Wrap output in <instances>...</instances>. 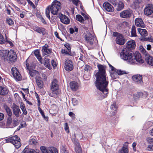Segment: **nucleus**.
<instances>
[{"mask_svg": "<svg viewBox=\"0 0 153 153\" xmlns=\"http://www.w3.org/2000/svg\"><path fill=\"white\" fill-rule=\"evenodd\" d=\"M103 7L108 12H112L114 10L113 7L107 2H105L103 4Z\"/></svg>", "mask_w": 153, "mask_h": 153, "instance_id": "nucleus-22", "label": "nucleus"}, {"mask_svg": "<svg viewBox=\"0 0 153 153\" xmlns=\"http://www.w3.org/2000/svg\"><path fill=\"white\" fill-rule=\"evenodd\" d=\"M37 33H42L43 35L45 34L46 33L45 29L42 27H40Z\"/></svg>", "mask_w": 153, "mask_h": 153, "instance_id": "nucleus-40", "label": "nucleus"}, {"mask_svg": "<svg viewBox=\"0 0 153 153\" xmlns=\"http://www.w3.org/2000/svg\"><path fill=\"white\" fill-rule=\"evenodd\" d=\"M67 55L71 56H74L75 55V54L74 52L72 53L71 52V51H68Z\"/></svg>", "mask_w": 153, "mask_h": 153, "instance_id": "nucleus-64", "label": "nucleus"}, {"mask_svg": "<svg viewBox=\"0 0 153 153\" xmlns=\"http://www.w3.org/2000/svg\"><path fill=\"white\" fill-rule=\"evenodd\" d=\"M40 149L42 153H58L57 149L53 147H50L48 148L44 146H41Z\"/></svg>", "mask_w": 153, "mask_h": 153, "instance_id": "nucleus-7", "label": "nucleus"}, {"mask_svg": "<svg viewBox=\"0 0 153 153\" xmlns=\"http://www.w3.org/2000/svg\"><path fill=\"white\" fill-rule=\"evenodd\" d=\"M51 89L52 91V93H49L50 96L55 97L57 96L56 91L58 89L59 85L57 83V80L54 79L53 80L51 85Z\"/></svg>", "mask_w": 153, "mask_h": 153, "instance_id": "nucleus-4", "label": "nucleus"}, {"mask_svg": "<svg viewBox=\"0 0 153 153\" xmlns=\"http://www.w3.org/2000/svg\"><path fill=\"white\" fill-rule=\"evenodd\" d=\"M72 104L74 106L77 105L78 103V100L75 98H72Z\"/></svg>", "mask_w": 153, "mask_h": 153, "instance_id": "nucleus-47", "label": "nucleus"}, {"mask_svg": "<svg viewBox=\"0 0 153 153\" xmlns=\"http://www.w3.org/2000/svg\"><path fill=\"white\" fill-rule=\"evenodd\" d=\"M135 23L136 25L138 27L144 28L145 25L141 18H137L135 20Z\"/></svg>", "mask_w": 153, "mask_h": 153, "instance_id": "nucleus-21", "label": "nucleus"}, {"mask_svg": "<svg viewBox=\"0 0 153 153\" xmlns=\"http://www.w3.org/2000/svg\"><path fill=\"white\" fill-rule=\"evenodd\" d=\"M51 63L52 64V65L53 66V68H54L56 67V62L54 61V60L52 59L51 61Z\"/></svg>", "mask_w": 153, "mask_h": 153, "instance_id": "nucleus-53", "label": "nucleus"}, {"mask_svg": "<svg viewBox=\"0 0 153 153\" xmlns=\"http://www.w3.org/2000/svg\"><path fill=\"white\" fill-rule=\"evenodd\" d=\"M147 140L149 143L152 144V145H150L148 146V150H153V138L148 137L147 138Z\"/></svg>", "mask_w": 153, "mask_h": 153, "instance_id": "nucleus-31", "label": "nucleus"}, {"mask_svg": "<svg viewBox=\"0 0 153 153\" xmlns=\"http://www.w3.org/2000/svg\"><path fill=\"white\" fill-rule=\"evenodd\" d=\"M16 1L19 4L25 5L26 3L24 0H16Z\"/></svg>", "mask_w": 153, "mask_h": 153, "instance_id": "nucleus-52", "label": "nucleus"}, {"mask_svg": "<svg viewBox=\"0 0 153 153\" xmlns=\"http://www.w3.org/2000/svg\"><path fill=\"white\" fill-rule=\"evenodd\" d=\"M5 41L3 35L0 33V44H3L5 43Z\"/></svg>", "mask_w": 153, "mask_h": 153, "instance_id": "nucleus-45", "label": "nucleus"}, {"mask_svg": "<svg viewBox=\"0 0 153 153\" xmlns=\"http://www.w3.org/2000/svg\"><path fill=\"white\" fill-rule=\"evenodd\" d=\"M7 22L10 25H12L14 24V22L10 18H8L7 19Z\"/></svg>", "mask_w": 153, "mask_h": 153, "instance_id": "nucleus-42", "label": "nucleus"}, {"mask_svg": "<svg viewBox=\"0 0 153 153\" xmlns=\"http://www.w3.org/2000/svg\"><path fill=\"white\" fill-rule=\"evenodd\" d=\"M115 71L116 72V73L112 74L111 75V77L114 79H116V77H114V75L115 74H116V73H117L118 75H121L125 74H127L128 73V72L126 71H122L121 70H119L117 69H116L115 70Z\"/></svg>", "mask_w": 153, "mask_h": 153, "instance_id": "nucleus-24", "label": "nucleus"}, {"mask_svg": "<svg viewBox=\"0 0 153 153\" xmlns=\"http://www.w3.org/2000/svg\"><path fill=\"white\" fill-rule=\"evenodd\" d=\"M36 83L39 88H43V82L40 77L36 78Z\"/></svg>", "mask_w": 153, "mask_h": 153, "instance_id": "nucleus-30", "label": "nucleus"}, {"mask_svg": "<svg viewBox=\"0 0 153 153\" xmlns=\"http://www.w3.org/2000/svg\"><path fill=\"white\" fill-rule=\"evenodd\" d=\"M140 2L139 0H135L133 2V5L135 9H137L140 7Z\"/></svg>", "mask_w": 153, "mask_h": 153, "instance_id": "nucleus-37", "label": "nucleus"}, {"mask_svg": "<svg viewBox=\"0 0 153 153\" xmlns=\"http://www.w3.org/2000/svg\"><path fill=\"white\" fill-rule=\"evenodd\" d=\"M136 46L135 42L134 40L129 41L126 43V47L125 49H127L128 50L132 51V50L134 49Z\"/></svg>", "mask_w": 153, "mask_h": 153, "instance_id": "nucleus-16", "label": "nucleus"}, {"mask_svg": "<svg viewBox=\"0 0 153 153\" xmlns=\"http://www.w3.org/2000/svg\"><path fill=\"white\" fill-rule=\"evenodd\" d=\"M13 124L14 126H16L18 125V120H13Z\"/></svg>", "mask_w": 153, "mask_h": 153, "instance_id": "nucleus-61", "label": "nucleus"}, {"mask_svg": "<svg viewBox=\"0 0 153 153\" xmlns=\"http://www.w3.org/2000/svg\"><path fill=\"white\" fill-rule=\"evenodd\" d=\"M111 110H112V111L113 112V115H114L116 112V110L117 109V107L116 105V104L115 103H113L112 104L111 106Z\"/></svg>", "mask_w": 153, "mask_h": 153, "instance_id": "nucleus-33", "label": "nucleus"}, {"mask_svg": "<svg viewBox=\"0 0 153 153\" xmlns=\"http://www.w3.org/2000/svg\"><path fill=\"white\" fill-rule=\"evenodd\" d=\"M138 31L140 35L143 36H146L148 35V33L146 29L138 28Z\"/></svg>", "mask_w": 153, "mask_h": 153, "instance_id": "nucleus-29", "label": "nucleus"}, {"mask_svg": "<svg viewBox=\"0 0 153 153\" xmlns=\"http://www.w3.org/2000/svg\"><path fill=\"white\" fill-rule=\"evenodd\" d=\"M4 107L9 117L11 116L12 115V112L10 108L7 105L4 106Z\"/></svg>", "mask_w": 153, "mask_h": 153, "instance_id": "nucleus-38", "label": "nucleus"}, {"mask_svg": "<svg viewBox=\"0 0 153 153\" xmlns=\"http://www.w3.org/2000/svg\"><path fill=\"white\" fill-rule=\"evenodd\" d=\"M76 19L79 21L81 23H84V20L83 17L80 15H77L76 16Z\"/></svg>", "mask_w": 153, "mask_h": 153, "instance_id": "nucleus-35", "label": "nucleus"}, {"mask_svg": "<svg viewBox=\"0 0 153 153\" xmlns=\"http://www.w3.org/2000/svg\"><path fill=\"white\" fill-rule=\"evenodd\" d=\"M143 95V94L142 92H137L136 94H134L133 95L134 99H138L140 97H142Z\"/></svg>", "mask_w": 153, "mask_h": 153, "instance_id": "nucleus-34", "label": "nucleus"}, {"mask_svg": "<svg viewBox=\"0 0 153 153\" xmlns=\"http://www.w3.org/2000/svg\"><path fill=\"white\" fill-rule=\"evenodd\" d=\"M9 51L7 50H1L0 51V56H1L3 58L6 60L9 53Z\"/></svg>", "mask_w": 153, "mask_h": 153, "instance_id": "nucleus-25", "label": "nucleus"}, {"mask_svg": "<svg viewBox=\"0 0 153 153\" xmlns=\"http://www.w3.org/2000/svg\"><path fill=\"white\" fill-rule=\"evenodd\" d=\"M61 52L62 53L67 55L68 51L66 49H62V50Z\"/></svg>", "mask_w": 153, "mask_h": 153, "instance_id": "nucleus-55", "label": "nucleus"}, {"mask_svg": "<svg viewBox=\"0 0 153 153\" xmlns=\"http://www.w3.org/2000/svg\"><path fill=\"white\" fill-rule=\"evenodd\" d=\"M49 48V46L47 44H45L42 47V51L43 56H45L48 54L51 53L52 51V49Z\"/></svg>", "mask_w": 153, "mask_h": 153, "instance_id": "nucleus-17", "label": "nucleus"}, {"mask_svg": "<svg viewBox=\"0 0 153 153\" xmlns=\"http://www.w3.org/2000/svg\"><path fill=\"white\" fill-rule=\"evenodd\" d=\"M26 65L27 69L28 71L34 69L35 67V65L32 62H28V60L27 59L26 61Z\"/></svg>", "mask_w": 153, "mask_h": 153, "instance_id": "nucleus-27", "label": "nucleus"}, {"mask_svg": "<svg viewBox=\"0 0 153 153\" xmlns=\"http://www.w3.org/2000/svg\"><path fill=\"white\" fill-rule=\"evenodd\" d=\"M116 1L117 0H109L110 2L115 6L116 5H117Z\"/></svg>", "mask_w": 153, "mask_h": 153, "instance_id": "nucleus-56", "label": "nucleus"}, {"mask_svg": "<svg viewBox=\"0 0 153 153\" xmlns=\"http://www.w3.org/2000/svg\"><path fill=\"white\" fill-rule=\"evenodd\" d=\"M29 71V74L32 77L35 76L36 74H39L38 71L33 69Z\"/></svg>", "mask_w": 153, "mask_h": 153, "instance_id": "nucleus-32", "label": "nucleus"}, {"mask_svg": "<svg viewBox=\"0 0 153 153\" xmlns=\"http://www.w3.org/2000/svg\"><path fill=\"white\" fill-rule=\"evenodd\" d=\"M69 115L71 117L73 120L75 118V115L72 112H70L69 113Z\"/></svg>", "mask_w": 153, "mask_h": 153, "instance_id": "nucleus-48", "label": "nucleus"}, {"mask_svg": "<svg viewBox=\"0 0 153 153\" xmlns=\"http://www.w3.org/2000/svg\"><path fill=\"white\" fill-rule=\"evenodd\" d=\"M61 4L60 2L56 0L53 1L51 6H48L46 9L45 14L46 16L49 19H50V12L53 15H57L61 9Z\"/></svg>", "mask_w": 153, "mask_h": 153, "instance_id": "nucleus-3", "label": "nucleus"}, {"mask_svg": "<svg viewBox=\"0 0 153 153\" xmlns=\"http://www.w3.org/2000/svg\"><path fill=\"white\" fill-rule=\"evenodd\" d=\"M54 35L57 38L60 39L61 40H62V39L59 36L58 33L56 31L54 32Z\"/></svg>", "mask_w": 153, "mask_h": 153, "instance_id": "nucleus-63", "label": "nucleus"}, {"mask_svg": "<svg viewBox=\"0 0 153 153\" xmlns=\"http://www.w3.org/2000/svg\"><path fill=\"white\" fill-rule=\"evenodd\" d=\"M132 79L136 84L140 85H143V77L140 74L134 75L132 76Z\"/></svg>", "mask_w": 153, "mask_h": 153, "instance_id": "nucleus-8", "label": "nucleus"}, {"mask_svg": "<svg viewBox=\"0 0 153 153\" xmlns=\"http://www.w3.org/2000/svg\"><path fill=\"white\" fill-rule=\"evenodd\" d=\"M91 67L88 65H86L84 67V70L88 71L90 69Z\"/></svg>", "mask_w": 153, "mask_h": 153, "instance_id": "nucleus-54", "label": "nucleus"}, {"mask_svg": "<svg viewBox=\"0 0 153 153\" xmlns=\"http://www.w3.org/2000/svg\"><path fill=\"white\" fill-rule=\"evenodd\" d=\"M7 142L12 143L16 149H18L21 146L20 139L16 135L9 138L7 140Z\"/></svg>", "mask_w": 153, "mask_h": 153, "instance_id": "nucleus-5", "label": "nucleus"}, {"mask_svg": "<svg viewBox=\"0 0 153 153\" xmlns=\"http://www.w3.org/2000/svg\"><path fill=\"white\" fill-rule=\"evenodd\" d=\"M131 13V11L129 9L125 10L120 13V16L122 18H129Z\"/></svg>", "mask_w": 153, "mask_h": 153, "instance_id": "nucleus-18", "label": "nucleus"}, {"mask_svg": "<svg viewBox=\"0 0 153 153\" xmlns=\"http://www.w3.org/2000/svg\"><path fill=\"white\" fill-rule=\"evenodd\" d=\"M36 57H37V58L38 59V60L39 61V62L41 64V63H42V62L43 61V59H42L41 56L40 55H39L38 56H36Z\"/></svg>", "mask_w": 153, "mask_h": 153, "instance_id": "nucleus-58", "label": "nucleus"}, {"mask_svg": "<svg viewBox=\"0 0 153 153\" xmlns=\"http://www.w3.org/2000/svg\"><path fill=\"white\" fill-rule=\"evenodd\" d=\"M62 153H68V151L67 150L65 146H62V148L61 149Z\"/></svg>", "mask_w": 153, "mask_h": 153, "instance_id": "nucleus-46", "label": "nucleus"}, {"mask_svg": "<svg viewBox=\"0 0 153 153\" xmlns=\"http://www.w3.org/2000/svg\"><path fill=\"white\" fill-rule=\"evenodd\" d=\"M128 148L126 147L123 146L119 151V153H128Z\"/></svg>", "mask_w": 153, "mask_h": 153, "instance_id": "nucleus-39", "label": "nucleus"}, {"mask_svg": "<svg viewBox=\"0 0 153 153\" xmlns=\"http://www.w3.org/2000/svg\"><path fill=\"white\" fill-rule=\"evenodd\" d=\"M12 118L11 116H9L7 118V123L8 125H10L12 123Z\"/></svg>", "mask_w": 153, "mask_h": 153, "instance_id": "nucleus-49", "label": "nucleus"}, {"mask_svg": "<svg viewBox=\"0 0 153 153\" xmlns=\"http://www.w3.org/2000/svg\"><path fill=\"white\" fill-rule=\"evenodd\" d=\"M145 59L147 64L151 66H153V57L149 55L145 56Z\"/></svg>", "mask_w": 153, "mask_h": 153, "instance_id": "nucleus-26", "label": "nucleus"}, {"mask_svg": "<svg viewBox=\"0 0 153 153\" xmlns=\"http://www.w3.org/2000/svg\"><path fill=\"white\" fill-rule=\"evenodd\" d=\"M64 128L65 131L67 133H68L69 132V127L68 124L67 123H65V127Z\"/></svg>", "mask_w": 153, "mask_h": 153, "instance_id": "nucleus-51", "label": "nucleus"}, {"mask_svg": "<svg viewBox=\"0 0 153 153\" xmlns=\"http://www.w3.org/2000/svg\"><path fill=\"white\" fill-rule=\"evenodd\" d=\"M142 48H140V51L141 52L143 53V54H145L146 56V55H149L147 53L146 50L142 46H141Z\"/></svg>", "mask_w": 153, "mask_h": 153, "instance_id": "nucleus-50", "label": "nucleus"}, {"mask_svg": "<svg viewBox=\"0 0 153 153\" xmlns=\"http://www.w3.org/2000/svg\"><path fill=\"white\" fill-rule=\"evenodd\" d=\"M34 54L36 56L40 55L39 54V50H37L35 51L34 52Z\"/></svg>", "mask_w": 153, "mask_h": 153, "instance_id": "nucleus-59", "label": "nucleus"}, {"mask_svg": "<svg viewBox=\"0 0 153 153\" xmlns=\"http://www.w3.org/2000/svg\"><path fill=\"white\" fill-rule=\"evenodd\" d=\"M7 88L5 85L0 86V95H5L8 92Z\"/></svg>", "mask_w": 153, "mask_h": 153, "instance_id": "nucleus-23", "label": "nucleus"}, {"mask_svg": "<svg viewBox=\"0 0 153 153\" xmlns=\"http://www.w3.org/2000/svg\"><path fill=\"white\" fill-rule=\"evenodd\" d=\"M72 140L75 146V150L76 153H82L81 146L78 140L75 138L72 139Z\"/></svg>", "mask_w": 153, "mask_h": 153, "instance_id": "nucleus-13", "label": "nucleus"}, {"mask_svg": "<svg viewBox=\"0 0 153 153\" xmlns=\"http://www.w3.org/2000/svg\"><path fill=\"white\" fill-rule=\"evenodd\" d=\"M5 42H7V43L9 44L10 46H13V45L12 42L10 40H7L6 41H5Z\"/></svg>", "mask_w": 153, "mask_h": 153, "instance_id": "nucleus-62", "label": "nucleus"}, {"mask_svg": "<svg viewBox=\"0 0 153 153\" xmlns=\"http://www.w3.org/2000/svg\"><path fill=\"white\" fill-rule=\"evenodd\" d=\"M60 19V21L62 23L68 25L70 23V19L65 15L61 14L58 16Z\"/></svg>", "mask_w": 153, "mask_h": 153, "instance_id": "nucleus-19", "label": "nucleus"}, {"mask_svg": "<svg viewBox=\"0 0 153 153\" xmlns=\"http://www.w3.org/2000/svg\"><path fill=\"white\" fill-rule=\"evenodd\" d=\"M144 14L147 16L153 14V5L149 4L146 5L144 9Z\"/></svg>", "mask_w": 153, "mask_h": 153, "instance_id": "nucleus-12", "label": "nucleus"}, {"mask_svg": "<svg viewBox=\"0 0 153 153\" xmlns=\"http://www.w3.org/2000/svg\"><path fill=\"white\" fill-rule=\"evenodd\" d=\"M113 35L116 37V42L117 44L120 45H123L124 44L126 41L123 35L117 32H114L113 33Z\"/></svg>", "mask_w": 153, "mask_h": 153, "instance_id": "nucleus-6", "label": "nucleus"}, {"mask_svg": "<svg viewBox=\"0 0 153 153\" xmlns=\"http://www.w3.org/2000/svg\"><path fill=\"white\" fill-rule=\"evenodd\" d=\"M120 55L122 59L131 64L136 63V62L140 64L144 62L140 54L137 51L134 53L132 51L124 48L120 53Z\"/></svg>", "mask_w": 153, "mask_h": 153, "instance_id": "nucleus-2", "label": "nucleus"}, {"mask_svg": "<svg viewBox=\"0 0 153 153\" xmlns=\"http://www.w3.org/2000/svg\"><path fill=\"white\" fill-rule=\"evenodd\" d=\"M99 71L95 75L96 78L95 86L102 93L99 95L100 100L104 98L107 96L108 92V89L107 88L108 81L107 77H106L105 68V65L99 64L97 65Z\"/></svg>", "mask_w": 153, "mask_h": 153, "instance_id": "nucleus-1", "label": "nucleus"}, {"mask_svg": "<svg viewBox=\"0 0 153 153\" xmlns=\"http://www.w3.org/2000/svg\"><path fill=\"white\" fill-rule=\"evenodd\" d=\"M131 32V34L133 36H136L135 27L134 25L132 27Z\"/></svg>", "mask_w": 153, "mask_h": 153, "instance_id": "nucleus-41", "label": "nucleus"}, {"mask_svg": "<svg viewBox=\"0 0 153 153\" xmlns=\"http://www.w3.org/2000/svg\"><path fill=\"white\" fill-rule=\"evenodd\" d=\"M11 70L12 74L16 80L20 81L22 79V76L16 67H12Z\"/></svg>", "mask_w": 153, "mask_h": 153, "instance_id": "nucleus-9", "label": "nucleus"}, {"mask_svg": "<svg viewBox=\"0 0 153 153\" xmlns=\"http://www.w3.org/2000/svg\"><path fill=\"white\" fill-rule=\"evenodd\" d=\"M37 143L36 140L32 138L29 140V144L30 145H36Z\"/></svg>", "mask_w": 153, "mask_h": 153, "instance_id": "nucleus-43", "label": "nucleus"}, {"mask_svg": "<svg viewBox=\"0 0 153 153\" xmlns=\"http://www.w3.org/2000/svg\"><path fill=\"white\" fill-rule=\"evenodd\" d=\"M33 149H29L28 146H26L22 151V153H30V152L32 151Z\"/></svg>", "mask_w": 153, "mask_h": 153, "instance_id": "nucleus-44", "label": "nucleus"}, {"mask_svg": "<svg viewBox=\"0 0 153 153\" xmlns=\"http://www.w3.org/2000/svg\"><path fill=\"white\" fill-rule=\"evenodd\" d=\"M48 56H46L45 57L44 59L43 60L41 64H43L44 66L48 69H51L52 68L50 64Z\"/></svg>", "mask_w": 153, "mask_h": 153, "instance_id": "nucleus-20", "label": "nucleus"}, {"mask_svg": "<svg viewBox=\"0 0 153 153\" xmlns=\"http://www.w3.org/2000/svg\"><path fill=\"white\" fill-rule=\"evenodd\" d=\"M65 47L67 49V50L68 51H71V47L70 46V45L68 44H66L65 45Z\"/></svg>", "mask_w": 153, "mask_h": 153, "instance_id": "nucleus-60", "label": "nucleus"}, {"mask_svg": "<svg viewBox=\"0 0 153 153\" xmlns=\"http://www.w3.org/2000/svg\"><path fill=\"white\" fill-rule=\"evenodd\" d=\"M20 108L22 110L26 108L25 105L22 102H21Z\"/></svg>", "mask_w": 153, "mask_h": 153, "instance_id": "nucleus-57", "label": "nucleus"}, {"mask_svg": "<svg viewBox=\"0 0 153 153\" xmlns=\"http://www.w3.org/2000/svg\"><path fill=\"white\" fill-rule=\"evenodd\" d=\"M85 39L86 42L91 45H92L93 42L97 40L96 38L90 33H88L85 35Z\"/></svg>", "mask_w": 153, "mask_h": 153, "instance_id": "nucleus-11", "label": "nucleus"}, {"mask_svg": "<svg viewBox=\"0 0 153 153\" xmlns=\"http://www.w3.org/2000/svg\"><path fill=\"white\" fill-rule=\"evenodd\" d=\"M116 5L117 6L116 9L117 11L121 10L124 7V4L122 2H120L118 4H117Z\"/></svg>", "mask_w": 153, "mask_h": 153, "instance_id": "nucleus-36", "label": "nucleus"}, {"mask_svg": "<svg viewBox=\"0 0 153 153\" xmlns=\"http://www.w3.org/2000/svg\"><path fill=\"white\" fill-rule=\"evenodd\" d=\"M65 69L68 71H70L73 70L74 67L72 62L67 59L66 60L65 62Z\"/></svg>", "mask_w": 153, "mask_h": 153, "instance_id": "nucleus-14", "label": "nucleus"}, {"mask_svg": "<svg viewBox=\"0 0 153 153\" xmlns=\"http://www.w3.org/2000/svg\"><path fill=\"white\" fill-rule=\"evenodd\" d=\"M70 87L71 89L74 91H76L78 89V83L75 82H72L70 83Z\"/></svg>", "mask_w": 153, "mask_h": 153, "instance_id": "nucleus-28", "label": "nucleus"}, {"mask_svg": "<svg viewBox=\"0 0 153 153\" xmlns=\"http://www.w3.org/2000/svg\"><path fill=\"white\" fill-rule=\"evenodd\" d=\"M17 59V55L16 53L13 50L9 51L8 57L7 60L9 63H12Z\"/></svg>", "mask_w": 153, "mask_h": 153, "instance_id": "nucleus-10", "label": "nucleus"}, {"mask_svg": "<svg viewBox=\"0 0 153 153\" xmlns=\"http://www.w3.org/2000/svg\"><path fill=\"white\" fill-rule=\"evenodd\" d=\"M12 108L13 114L17 117H19L21 113L19 106L13 103L12 106Z\"/></svg>", "mask_w": 153, "mask_h": 153, "instance_id": "nucleus-15", "label": "nucleus"}]
</instances>
